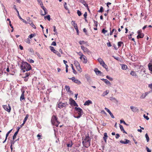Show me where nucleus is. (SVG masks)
I'll return each instance as SVG.
<instances>
[{
  "mask_svg": "<svg viewBox=\"0 0 152 152\" xmlns=\"http://www.w3.org/2000/svg\"><path fill=\"white\" fill-rule=\"evenodd\" d=\"M20 67L23 72H25L26 71H29L31 69V65L26 62H22Z\"/></svg>",
  "mask_w": 152,
  "mask_h": 152,
  "instance_id": "f257e3e1",
  "label": "nucleus"
},
{
  "mask_svg": "<svg viewBox=\"0 0 152 152\" xmlns=\"http://www.w3.org/2000/svg\"><path fill=\"white\" fill-rule=\"evenodd\" d=\"M83 145L86 148H88L91 144V138L88 135L86 136L85 138L82 139Z\"/></svg>",
  "mask_w": 152,
  "mask_h": 152,
  "instance_id": "f03ea898",
  "label": "nucleus"
},
{
  "mask_svg": "<svg viewBox=\"0 0 152 152\" xmlns=\"http://www.w3.org/2000/svg\"><path fill=\"white\" fill-rule=\"evenodd\" d=\"M51 122L52 124L56 127H58L60 122L58 120V118L54 115H53L51 118Z\"/></svg>",
  "mask_w": 152,
  "mask_h": 152,
  "instance_id": "7ed1b4c3",
  "label": "nucleus"
},
{
  "mask_svg": "<svg viewBox=\"0 0 152 152\" xmlns=\"http://www.w3.org/2000/svg\"><path fill=\"white\" fill-rule=\"evenodd\" d=\"M75 109L76 113H77L78 115L77 116H74V117L77 118H80L83 114V110L80 107H75Z\"/></svg>",
  "mask_w": 152,
  "mask_h": 152,
  "instance_id": "20e7f679",
  "label": "nucleus"
},
{
  "mask_svg": "<svg viewBox=\"0 0 152 152\" xmlns=\"http://www.w3.org/2000/svg\"><path fill=\"white\" fill-rule=\"evenodd\" d=\"M69 100V104L71 105L74 106H78V105L77 104L72 98H70Z\"/></svg>",
  "mask_w": 152,
  "mask_h": 152,
  "instance_id": "39448f33",
  "label": "nucleus"
},
{
  "mask_svg": "<svg viewBox=\"0 0 152 152\" xmlns=\"http://www.w3.org/2000/svg\"><path fill=\"white\" fill-rule=\"evenodd\" d=\"M67 105H68V104L67 102L63 103L60 102L58 104V107L59 108L61 109L64 107H65Z\"/></svg>",
  "mask_w": 152,
  "mask_h": 152,
  "instance_id": "423d86ee",
  "label": "nucleus"
},
{
  "mask_svg": "<svg viewBox=\"0 0 152 152\" xmlns=\"http://www.w3.org/2000/svg\"><path fill=\"white\" fill-rule=\"evenodd\" d=\"M3 108L6 111L10 113V112L11 110V107L9 104H8V106L7 105H3Z\"/></svg>",
  "mask_w": 152,
  "mask_h": 152,
  "instance_id": "0eeeda50",
  "label": "nucleus"
},
{
  "mask_svg": "<svg viewBox=\"0 0 152 152\" xmlns=\"http://www.w3.org/2000/svg\"><path fill=\"white\" fill-rule=\"evenodd\" d=\"M69 79L71 80L74 82L78 84H80L81 83L80 81L77 79H76L74 77H73L72 78H69Z\"/></svg>",
  "mask_w": 152,
  "mask_h": 152,
  "instance_id": "6e6552de",
  "label": "nucleus"
},
{
  "mask_svg": "<svg viewBox=\"0 0 152 152\" xmlns=\"http://www.w3.org/2000/svg\"><path fill=\"white\" fill-rule=\"evenodd\" d=\"M81 48L82 49L83 51L85 53H87L89 54L90 53V52L85 47L84 45H82L81 46Z\"/></svg>",
  "mask_w": 152,
  "mask_h": 152,
  "instance_id": "1a4fd4ad",
  "label": "nucleus"
},
{
  "mask_svg": "<svg viewBox=\"0 0 152 152\" xmlns=\"http://www.w3.org/2000/svg\"><path fill=\"white\" fill-rule=\"evenodd\" d=\"M80 58L83 61L84 63H86L87 62V59L86 57L84 56L83 57H80Z\"/></svg>",
  "mask_w": 152,
  "mask_h": 152,
  "instance_id": "9d476101",
  "label": "nucleus"
},
{
  "mask_svg": "<svg viewBox=\"0 0 152 152\" xmlns=\"http://www.w3.org/2000/svg\"><path fill=\"white\" fill-rule=\"evenodd\" d=\"M130 109H131L132 111L134 112H138L139 111L137 107L133 106H131L130 107Z\"/></svg>",
  "mask_w": 152,
  "mask_h": 152,
  "instance_id": "9b49d317",
  "label": "nucleus"
},
{
  "mask_svg": "<svg viewBox=\"0 0 152 152\" xmlns=\"http://www.w3.org/2000/svg\"><path fill=\"white\" fill-rule=\"evenodd\" d=\"M21 92H22V94L20 97V100L21 101H22V100H23L25 99V96H24L25 91L24 90H22Z\"/></svg>",
  "mask_w": 152,
  "mask_h": 152,
  "instance_id": "f8f14e48",
  "label": "nucleus"
},
{
  "mask_svg": "<svg viewBox=\"0 0 152 152\" xmlns=\"http://www.w3.org/2000/svg\"><path fill=\"white\" fill-rule=\"evenodd\" d=\"M42 8V9L44 10V13H42V12H41V14L42 15H44L46 14H47L48 12H47V10L46 9V8H45L43 6L41 7Z\"/></svg>",
  "mask_w": 152,
  "mask_h": 152,
  "instance_id": "ddd939ff",
  "label": "nucleus"
},
{
  "mask_svg": "<svg viewBox=\"0 0 152 152\" xmlns=\"http://www.w3.org/2000/svg\"><path fill=\"white\" fill-rule=\"evenodd\" d=\"M94 71L97 75H100L102 73L97 68H95L94 69Z\"/></svg>",
  "mask_w": 152,
  "mask_h": 152,
  "instance_id": "4468645a",
  "label": "nucleus"
},
{
  "mask_svg": "<svg viewBox=\"0 0 152 152\" xmlns=\"http://www.w3.org/2000/svg\"><path fill=\"white\" fill-rule=\"evenodd\" d=\"M124 140L125 141H123L122 140H120V142L122 144H126L129 143L130 142V141L127 139H125Z\"/></svg>",
  "mask_w": 152,
  "mask_h": 152,
  "instance_id": "2eb2a0df",
  "label": "nucleus"
},
{
  "mask_svg": "<svg viewBox=\"0 0 152 152\" xmlns=\"http://www.w3.org/2000/svg\"><path fill=\"white\" fill-rule=\"evenodd\" d=\"M108 136L107 133L105 132L104 133V137H103V139L105 142H107V139Z\"/></svg>",
  "mask_w": 152,
  "mask_h": 152,
  "instance_id": "dca6fc26",
  "label": "nucleus"
},
{
  "mask_svg": "<svg viewBox=\"0 0 152 152\" xmlns=\"http://www.w3.org/2000/svg\"><path fill=\"white\" fill-rule=\"evenodd\" d=\"M92 103V102L91 101L88 100L85 102L84 105H89L90 104H91Z\"/></svg>",
  "mask_w": 152,
  "mask_h": 152,
  "instance_id": "f3484780",
  "label": "nucleus"
},
{
  "mask_svg": "<svg viewBox=\"0 0 152 152\" xmlns=\"http://www.w3.org/2000/svg\"><path fill=\"white\" fill-rule=\"evenodd\" d=\"M101 80H103L107 85H110V82L109 81H108L107 79H101Z\"/></svg>",
  "mask_w": 152,
  "mask_h": 152,
  "instance_id": "a211bd4d",
  "label": "nucleus"
},
{
  "mask_svg": "<svg viewBox=\"0 0 152 152\" xmlns=\"http://www.w3.org/2000/svg\"><path fill=\"white\" fill-rule=\"evenodd\" d=\"M79 43L80 45L85 44L86 46H88L87 43L84 41H79Z\"/></svg>",
  "mask_w": 152,
  "mask_h": 152,
  "instance_id": "6ab92c4d",
  "label": "nucleus"
},
{
  "mask_svg": "<svg viewBox=\"0 0 152 152\" xmlns=\"http://www.w3.org/2000/svg\"><path fill=\"white\" fill-rule=\"evenodd\" d=\"M120 127L121 131H123V133H124L126 134H127V133L124 130V128L122 125L120 124Z\"/></svg>",
  "mask_w": 152,
  "mask_h": 152,
  "instance_id": "aec40b11",
  "label": "nucleus"
},
{
  "mask_svg": "<svg viewBox=\"0 0 152 152\" xmlns=\"http://www.w3.org/2000/svg\"><path fill=\"white\" fill-rule=\"evenodd\" d=\"M109 93V90H106L105 92H104L103 94H102V96H104L107 95Z\"/></svg>",
  "mask_w": 152,
  "mask_h": 152,
  "instance_id": "412c9836",
  "label": "nucleus"
},
{
  "mask_svg": "<svg viewBox=\"0 0 152 152\" xmlns=\"http://www.w3.org/2000/svg\"><path fill=\"white\" fill-rule=\"evenodd\" d=\"M65 88L67 91L69 92L70 93L72 91L70 90V88L69 86H65Z\"/></svg>",
  "mask_w": 152,
  "mask_h": 152,
  "instance_id": "4be33fe9",
  "label": "nucleus"
},
{
  "mask_svg": "<svg viewBox=\"0 0 152 152\" xmlns=\"http://www.w3.org/2000/svg\"><path fill=\"white\" fill-rule=\"evenodd\" d=\"M98 61L99 62L101 65L104 62L103 61L102 59L100 58H99L98 59Z\"/></svg>",
  "mask_w": 152,
  "mask_h": 152,
  "instance_id": "5701e85b",
  "label": "nucleus"
},
{
  "mask_svg": "<svg viewBox=\"0 0 152 152\" xmlns=\"http://www.w3.org/2000/svg\"><path fill=\"white\" fill-rule=\"evenodd\" d=\"M144 34H143L142 33L140 34L139 35H138L137 36V38L138 39L140 38H142L144 37Z\"/></svg>",
  "mask_w": 152,
  "mask_h": 152,
  "instance_id": "b1692460",
  "label": "nucleus"
},
{
  "mask_svg": "<svg viewBox=\"0 0 152 152\" xmlns=\"http://www.w3.org/2000/svg\"><path fill=\"white\" fill-rule=\"evenodd\" d=\"M18 132V130H17V131L15 133V134L13 136V140H14L16 138V136L17 135Z\"/></svg>",
  "mask_w": 152,
  "mask_h": 152,
  "instance_id": "393cba45",
  "label": "nucleus"
},
{
  "mask_svg": "<svg viewBox=\"0 0 152 152\" xmlns=\"http://www.w3.org/2000/svg\"><path fill=\"white\" fill-rule=\"evenodd\" d=\"M54 53L56 54L59 57H61V56L60 54V53H59L58 51H57L56 50L55 51H54L53 52Z\"/></svg>",
  "mask_w": 152,
  "mask_h": 152,
  "instance_id": "a878e982",
  "label": "nucleus"
},
{
  "mask_svg": "<svg viewBox=\"0 0 152 152\" xmlns=\"http://www.w3.org/2000/svg\"><path fill=\"white\" fill-rule=\"evenodd\" d=\"M29 117V115L28 114L26 115L23 121L24 122V124H25L26 121H27V119Z\"/></svg>",
  "mask_w": 152,
  "mask_h": 152,
  "instance_id": "bb28decb",
  "label": "nucleus"
},
{
  "mask_svg": "<svg viewBox=\"0 0 152 152\" xmlns=\"http://www.w3.org/2000/svg\"><path fill=\"white\" fill-rule=\"evenodd\" d=\"M101 65L103 67L105 68L107 70L108 68L106 64H105L104 62Z\"/></svg>",
  "mask_w": 152,
  "mask_h": 152,
  "instance_id": "cd10ccee",
  "label": "nucleus"
},
{
  "mask_svg": "<svg viewBox=\"0 0 152 152\" xmlns=\"http://www.w3.org/2000/svg\"><path fill=\"white\" fill-rule=\"evenodd\" d=\"M81 2L86 7H88V5L85 1H81Z\"/></svg>",
  "mask_w": 152,
  "mask_h": 152,
  "instance_id": "c85d7f7f",
  "label": "nucleus"
},
{
  "mask_svg": "<svg viewBox=\"0 0 152 152\" xmlns=\"http://www.w3.org/2000/svg\"><path fill=\"white\" fill-rule=\"evenodd\" d=\"M122 69L123 70H126L127 68V66L124 64H122Z\"/></svg>",
  "mask_w": 152,
  "mask_h": 152,
  "instance_id": "c756f323",
  "label": "nucleus"
},
{
  "mask_svg": "<svg viewBox=\"0 0 152 152\" xmlns=\"http://www.w3.org/2000/svg\"><path fill=\"white\" fill-rule=\"evenodd\" d=\"M148 67L149 70L152 72V64L149 63L148 64Z\"/></svg>",
  "mask_w": 152,
  "mask_h": 152,
  "instance_id": "7c9ffc66",
  "label": "nucleus"
},
{
  "mask_svg": "<svg viewBox=\"0 0 152 152\" xmlns=\"http://www.w3.org/2000/svg\"><path fill=\"white\" fill-rule=\"evenodd\" d=\"M74 64L76 67L80 66L79 63L77 61H74Z\"/></svg>",
  "mask_w": 152,
  "mask_h": 152,
  "instance_id": "2f4dec72",
  "label": "nucleus"
},
{
  "mask_svg": "<svg viewBox=\"0 0 152 152\" xmlns=\"http://www.w3.org/2000/svg\"><path fill=\"white\" fill-rule=\"evenodd\" d=\"M45 19L46 18L47 19L49 20L50 21V16L49 15H47L46 16H45L44 17Z\"/></svg>",
  "mask_w": 152,
  "mask_h": 152,
  "instance_id": "473e14b6",
  "label": "nucleus"
},
{
  "mask_svg": "<svg viewBox=\"0 0 152 152\" xmlns=\"http://www.w3.org/2000/svg\"><path fill=\"white\" fill-rule=\"evenodd\" d=\"M145 137L146 138L147 142H148L149 140V136L147 133H146L145 134Z\"/></svg>",
  "mask_w": 152,
  "mask_h": 152,
  "instance_id": "72a5a7b5",
  "label": "nucleus"
},
{
  "mask_svg": "<svg viewBox=\"0 0 152 152\" xmlns=\"http://www.w3.org/2000/svg\"><path fill=\"white\" fill-rule=\"evenodd\" d=\"M77 70L79 71V72H81L82 71L81 69V68L80 66L76 67Z\"/></svg>",
  "mask_w": 152,
  "mask_h": 152,
  "instance_id": "f704fd0d",
  "label": "nucleus"
},
{
  "mask_svg": "<svg viewBox=\"0 0 152 152\" xmlns=\"http://www.w3.org/2000/svg\"><path fill=\"white\" fill-rule=\"evenodd\" d=\"M50 50L53 52H54L56 50L55 49L54 47L52 46H50Z\"/></svg>",
  "mask_w": 152,
  "mask_h": 152,
  "instance_id": "c9c22d12",
  "label": "nucleus"
},
{
  "mask_svg": "<svg viewBox=\"0 0 152 152\" xmlns=\"http://www.w3.org/2000/svg\"><path fill=\"white\" fill-rule=\"evenodd\" d=\"M146 96L145 94H144L143 93L142 94V95L140 97V98L141 99H144Z\"/></svg>",
  "mask_w": 152,
  "mask_h": 152,
  "instance_id": "e433bc0d",
  "label": "nucleus"
},
{
  "mask_svg": "<svg viewBox=\"0 0 152 152\" xmlns=\"http://www.w3.org/2000/svg\"><path fill=\"white\" fill-rule=\"evenodd\" d=\"M37 1L41 7L43 6L42 2L41 1V0H37Z\"/></svg>",
  "mask_w": 152,
  "mask_h": 152,
  "instance_id": "4c0bfd02",
  "label": "nucleus"
},
{
  "mask_svg": "<svg viewBox=\"0 0 152 152\" xmlns=\"http://www.w3.org/2000/svg\"><path fill=\"white\" fill-rule=\"evenodd\" d=\"M53 28H54L53 31L55 33V34H57V33L56 31V27L55 26H53Z\"/></svg>",
  "mask_w": 152,
  "mask_h": 152,
  "instance_id": "58836bf2",
  "label": "nucleus"
},
{
  "mask_svg": "<svg viewBox=\"0 0 152 152\" xmlns=\"http://www.w3.org/2000/svg\"><path fill=\"white\" fill-rule=\"evenodd\" d=\"M114 31H116V30H115L114 28L111 31H110V35H111L113 34V32H114Z\"/></svg>",
  "mask_w": 152,
  "mask_h": 152,
  "instance_id": "ea45409f",
  "label": "nucleus"
},
{
  "mask_svg": "<svg viewBox=\"0 0 152 152\" xmlns=\"http://www.w3.org/2000/svg\"><path fill=\"white\" fill-rule=\"evenodd\" d=\"M9 134L8 133H7V134H6V135L5 139V140L3 142V143H4L6 142V141L7 139V137L8 136Z\"/></svg>",
  "mask_w": 152,
  "mask_h": 152,
  "instance_id": "a19ab883",
  "label": "nucleus"
},
{
  "mask_svg": "<svg viewBox=\"0 0 152 152\" xmlns=\"http://www.w3.org/2000/svg\"><path fill=\"white\" fill-rule=\"evenodd\" d=\"M130 74L131 75H132V76H134V75H136L135 72L134 71H132L130 73Z\"/></svg>",
  "mask_w": 152,
  "mask_h": 152,
  "instance_id": "79ce46f5",
  "label": "nucleus"
},
{
  "mask_svg": "<svg viewBox=\"0 0 152 152\" xmlns=\"http://www.w3.org/2000/svg\"><path fill=\"white\" fill-rule=\"evenodd\" d=\"M104 109L109 114L111 113V111L107 108L105 107Z\"/></svg>",
  "mask_w": 152,
  "mask_h": 152,
  "instance_id": "37998d69",
  "label": "nucleus"
},
{
  "mask_svg": "<svg viewBox=\"0 0 152 152\" xmlns=\"http://www.w3.org/2000/svg\"><path fill=\"white\" fill-rule=\"evenodd\" d=\"M123 44V43L121 42H118V45L119 47H121V45Z\"/></svg>",
  "mask_w": 152,
  "mask_h": 152,
  "instance_id": "c03bdc74",
  "label": "nucleus"
},
{
  "mask_svg": "<svg viewBox=\"0 0 152 152\" xmlns=\"http://www.w3.org/2000/svg\"><path fill=\"white\" fill-rule=\"evenodd\" d=\"M73 145L72 141H71V144H67V145L68 147H71Z\"/></svg>",
  "mask_w": 152,
  "mask_h": 152,
  "instance_id": "a18cd8bd",
  "label": "nucleus"
},
{
  "mask_svg": "<svg viewBox=\"0 0 152 152\" xmlns=\"http://www.w3.org/2000/svg\"><path fill=\"white\" fill-rule=\"evenodd\" d=\"M77 13L79 16H80L82 14L81 12L79 10L77 11Z\"/></svg>",
  "mask_w": 152,
  "mask_h": 152,
  "instance_id": "49530a36",
  "label": "nucleus"
},
{
  "mask_svg": "<svg viewBox=\"0 0 152 152\" xmlns=\"http://www.w3.org/2000/svg\"><path fill=\"white\" fill-rule=\"evenodd\" d=\"M30 25L31 26L34 28H36V27L35 25L32 22L30 23Z\"/></svg>",
  "mask_w": 152,
  "mask_h": 152,
  "instance_id": "de8ad7c7",
  "label": "nucleus"
},
{
  "mask_svg": "<svg viewBox=\"0 0 152 152\" xmlns=\"http://www.w3.org/2000/svg\"><path fill=\"white\" fill-rule=\"evenodd\" d=\"M143 116L144 118L147 120H148L149 119V118L148 117V116H146L145 114Z\"/></svg>",
  "mask_w": 152,
  "mask_h": 152,
  "instance_id": "09e8293b",
  "label": "nucleus"
},
{
  "mask_svg": "<svg viewBox=\"0 0 152 152\" xmlns=\"http://www.w3.org/2000/svg\"><path fill=\"white\" fill-rule=\"evenodd\" d=\"M107 32V31L105 30L104 29L102 30V32L104 34H105Z\"/></svg>",
  "mask_w": 152,
  "mask_h": 152,
  "instance_id": "8fccbe9b",
  "label": "nucleus"
},
{
  "mask_svg": "<svg viewBox=\"0 0 152 152\" xmlns=\"http://www.w3.org/2000/svg\"><path fill=\"white\" fill-rule=\"evenodd\" d=\"M72 24L73 26L76 25L77 24L75 23V21H72Z\"/></svg>",
  "mask_w": 152,
  "mask_h": 152,
  "instance_id": "3c124183",
  "label": "nucleus"
},
{
  "mask_svg": "<svg viewBox=\"0 0 152 152\" xmlns=\"http://www.w3.org/2000/svg\"><path fill=\"white\" fill-rule=\"evenodd\" d=\"M103 8L102 7H101L100 8V9L99 10L98 12H103Z\"/></svg>",
  "mask_w": 152,
  "mask_h": 152,
  "instance_id": "603ef678",
  "label": "nucleus"
},
{
  "mask_svg": "<svg viewBox=\"0 0 152 152\" xmlns=\"http://www.w3.org/2000/svg\"><path fill=\"white\" fill-rule=\"evenodd\" d=\"M148 87L151 90H152V83L149 84L148 85Z\"/></svg>",
  "mask_w": 152,
  "mask_h": 152,
  "instance_id": "864d4df0",
  "label": "nucleus"
},
{
  "mask_svg": "<svg viewBox=\"0 0 152 152\" xmlns=\"http://www.w3.org/2000/svg\"><path fill=\"white\" fill-rule=\"evenodd\" d=\"M35 35L34 34H31V35H29V37H28L30 38H32L33 37H34V36Z\"/></svg>",
  "mask_w": 152,
  "mask_h": 152,
  "instance_id": "5fc2aeb1",
  "label": "nucleus"
},
{
  "mask_svg": "<svg viewBox=\"0 0 152 152\" xmlns=\"http://www.w3.org/2000/svg\"><path fill=\"white\" fill-rule=\"evenodd\" d=\"M51 45H53V46H56V42H55L54 41V42H52Z\"/></svg>",
  "mask_w": 152,
  "mask_h": 152,
  "instance_id": "6e6d98bb",
  "label": "nucleus"
},
{
  "mask_svg": "<svg viewBox=\"0 0 152 152\" xmlns=\"http://www.w3.org/2000/svg\"><path fill=\"white\" fill-rule=\"evenodd\" d=\"M28 77H23L24 78V80L25 81H27L28 79Z\"/></svg>",
  "mask_w": 152,
  "mask_h": 152,
  "instance_id": "4d7b16f0",
  "label": "nucleus"
},
{
  "mask_svg": "<svg viewBox=\"0 0 152 152\" xmlns=\"http://www.w3.org/2000/svg\"><path fill=\"white\" fill-rule=\"evenodd\" d=\"M109 114L112 118H114L115 117L111 112Z\"/></svg>",
  "mask_w": 152,
  "mask_h": 152,
  "instance_id": "13d9d810",
  "label": "nucleus"
},
{
  "mask_svg": "<svg viewBox=\"0 0 152 152\" xmlns=\"http://www.w3.org/2000/svg\"><path fill=\"white\" fill-rule=\"evenodd\" d=\"M119 137H120L119 134H116L115 138L116 139H118L119 138Z\"/></svg>",
  "mask_w": 152,
  "mask_h": 152,
  "instance_id": "bf43d9fd",
  "label": "nucleus"
},
{
  "mask_svg": "<svg viewBox=\"0 0 152 152\" xmlns=\"http://www.w3.org/2000/svg\"><path fill=\"white\" fill-rule=\"evenodd\" d=\"M107 78L110 80H112L113 79L110 77H106Z\"/></svg>",
  "mask_w": 152,
  "mask_h": 152,
  "instance_id": "052dcab7",
  "label": "nucleus"
},
{
  "mask_svg": "<svg viewBox=\"0 0 152 152\" xmlns=\"http://www.w3.org/2000/svg\"><path fill=\"white\" fill-rule=\"evenodd\" d=\"M146 149L148 152H151V150H150L148 147H146Z\"/></svg>",
  "mask_w": 152,
  "mask_h": 152,
  "instance_id": "680f3d73",
  "label": "nucleus"
},
{
  "mask_svg": "<svg viewBox=\"0 0 152 152\" xmlns=\"http://www.w3.org/2000/svg\"><path fill=\"white\" fill-rule=\"evenodd\" d=\"M150 93V91H149L148 92H145L144 94L145 95V96H146L149 94Z\"/></svg>",
  "mask_w": 152,
  "mask_h": 152,
  "instance_id": "e2e57ef3",
  "label": "nucleus"
},
{
  "mask_svg": "<svg viewBox=\"0 0 152 152\" xmlns=\"http://www.w3.org/2000/svg\"><path fill=\"white\" fill-rule=\"evenodd\" d=\"M120 123H123L124 124H126V122L124 120H120Z\"/></svg>",
  "mask_w": 152,
  "mask_h": 152,
  "instance_id": "0e129e2a",
  "label": "nucleus"
},
{
  "mask_svg": "<svg viewBox=\"0 0 152 152\" xmlns=\"http://www.w3.org/2000/svg\"><path fill=\"white\" fill-rule=\"evenodd\" d=\"M107 45L108 47H110L111 46V45L110 42L107 43Z\"/></svg>",
  "mask_w": 152,
  "mask_h": 152,
  "instance_id": "69168bd1",
  "label": "nucleus"
},
{
  "mask_svg": "<svg viewBox=\"0 0 152 152\" xmlns=\"http://www.w3.org/2000/svg\"><path fill=\"white\" fill-rule=\"evenodd\" d=\"M137 33L138 34V35H139L140 34H142L141 33V30H139L137 31Z\"/></svg>",
  "mask_w": 152,
  "mask_h": 152,
  "instance_id": "338daca9",
  "label": "nucleus"
},
{
  "mask_svg": "<svg viewBox=\"0 0 152 152\" xmlns=\"http://www.w3.org/2000/svg\"><path fill=\"white\" fill-rule=\"evenodd\" d=\"M79 55L80 56V57H82L84 56L82 53H79Z\"/></svg>",
  "mask_w": 152,
  "mask_h": 152,
  "instance_id": "774afa93",
  "label": "nucleus"
}]
</instances>
